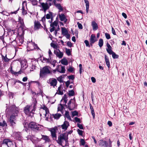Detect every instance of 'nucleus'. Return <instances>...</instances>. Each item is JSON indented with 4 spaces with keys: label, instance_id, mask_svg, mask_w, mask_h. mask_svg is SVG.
<instances>
[{
    "label": "nucleus",
    "instance_id": "1",
    "mask_svg": "<svg viewBox=\"0 0 147 147\" xmlns=\"http://www.w3.org/2000/svg\"><path fill=\"white\" fill-rule=\"evenodd\" d=\"M6 107H7V106ZM7 109L11 112L12 113L9 118V121L11 126L13 127L15 126L16 118L18 116V114L19 113V109L15 105H10L9 107H7L6 110Z\"/></svg>",
    "mask_w": 147,
    "mask_h": 147
},
{
    "label": "nucleus",
    "instance_id": "2",
    "mask_svg": "<svg viewBox=\"0 0 147 147\" xmlns=\"http://www.w3.org/2000/svg\"><path fill=\"white\" fill-rule=\"evenodd\" d=\"M68 135L65 133L61 134L58 137V140H56L57 142L62 147L69 146Z\"/></svg>",
    "mask_w": 147,
    "mask_h": 147
},
{
    "label": "nucleus",
    "instance_id": "3",
    "mask_svg": "<svg viewBox=\"0 0 147 147\" xmlns=\"http://www.w3.org/2000/svg\"><path fill=\"white\" fill-rule=\"evenodd\" d=\"M29 128L34 131H40V126L34 122H31L28 124Z\"/></svg>",
    "mask_w": 147,
    "mask_h": 147
},
{
    "label": "nucleus",
    "instance_id": "4",
    "mask_svg": "<svg viewBox=\"0 0 147 147\" xmlns=\"http://www.w3.org/2000/svg\"><path fill=\"white\" fill-rule=\"evenodd\" d=\"M49 68H50V67L47 66L44 67L42 69H40V77H43L44 76L51 73V72L49 70Z\"/></svg>",
    "mask_w": 147,
    "mask_h": 147
},
{
    "label": "nucleus",
    "instance_id": "5",
    "mask_svg": "<svg viewBox=\"0 0 147 147\" xmlns=\"http://www.w3.org/2000/svg\"><path fill=\"white\" fill-rule=\"evenodd\" d=\"M72 99H71L67 103V105L64 104L65 107L68 108L70 111L74 110L77 107L76 102L75 101L72 102Z\"/></svg>",
    "mask_w": 147,
    "mask_h": 147
},
{
    "label": "nucleus",
    "instance_id": "6",
    "mask_svg": "<svg viewBox=\"0 0 147 147\" xmlns=\"http://www.w3.org/2000/svg\"><path fill=\"white\" fill-rule=\"evenodd\" d=\"M2 144L7 146V147H11L13 144L12 141L8 139H4L3 141Z\"/></svg>",
    "mask_w": 147,
    "mask_h": 147
},
{
    "label": "nucleus",
    "instance_id": "7",
    "mask_svg": "<svg viewBox=\"0 0 147 147\" xmlns=\"http://www.w3.org/2000/svg\"><path fill=\"white\" fill-rule=\"evenodd\" d=\"M47 82L50 84L51 86H53L54 88L57 85V80L55 78H50L49 80V81Z\"/></svg>",
    "mask_w": 147,
    "mask_h": 147
},
{
    "label": "nucleus",
    "instance_id": "8",
    "mask_svg": "<svg viewBox=\"0 0 147 147\" xmlns=\"http://www.w3.org/2000/svg\"><path fill=\"white\" fill-rule=\"evenodd\" d=\"M54 53L55 54L56 56L59 58H61L63 57V52H61L59 49H57V50H55Z\"/></svg>",
    "mask_w": 147,
    "mask_h": 147
},
{
    "label": "nucleus",
    "instance_id": "9",
    "mask_svg": "<svg viewBox=\"0 0 147 147\" xmlns=\"http://www.w3.org/2000/svg\"><path fill=\"white\" fill-rule=\"evenodd\" d=\"M40 5L44 12L45 13L46 11L49 9V7H48V4L47 3H45L42 2L40 3Z\"/></svg>",
    "mask_w": 147,
    "mask_h": 147
},
{
    "label": "nucleus",
    "instance_id": "10",
    "mask_svg": "<svg viewBox=\"0 0 147 147\" xmlns=\"http://www.w3.org/2000/svg\"><path fill=\"white\" fill-rule=\"evenodd\" d=\"M49 131L51 132V136L53 140H56L57 139L56 131V129L54 128H52Z\"/></svg>",
    "mask_w": 147,
    "mask_h": 147
},
{
    "label": "nucleus",
    "instance_id": "11",
    "mask_svg": "<svg viewBox=\"0 0 147 147\" xmlns=\"http://www.w3.org/2000/svg\"><path fill=\"white\" fill-rule=\"evenodd\" d=\"M40 27L43 28L40 22L38 21H35L34 22V29L35 30H37L39 29Z\"/></svg>",
    "mask_w": 147,
    "mask_h": 147
},
{
    "label": "nucleus",
    "instance_id": "12",
    "mask_svg": "<svg viewBox=\"0 0 147 147\" xmlns=\"http://www.w3.org/2000/svg\"><path fill=\"white\" fill-rule=\"evenodd\" d=\"M42 109L44 110H45V116L46 117V120H48V119H49V112L48 109L47 107L45 106H44L42 108Z\"/></svg>",
    "mask_w": 147,
    "mask_h": 147
},
{
    "label": "nucleus",
    "instance_id": "13",
    "mask_svg": "<svg viewBox=\"0 0 147 147\" xmlns=\"http://www.w3.org/2000/svg\"><path fill=\"white\" fill-rule=\"evenodd\" d=\"M59 17L60 20L61 21L64 22L65 23L67 22V20L64 14L63 13L61 14H59Z\"/></svg>",
    "mask_w": 147,
    "mask_h": 147
},
{
    "label": "nucleus",
    "instance_id": "14",
    "mask_svg": "<svg viewBox=\"0 0 147 147\" xmlns=\"http://www.w3.org/2000/svg\"><path fill=\"white\" fill-rule=\"evenodd\" d=\"M99 142V145L101 146L107 147L108 146V142L107 141H104L102 139L100 140Z\"/></svg>",
    "mask_w": 147,
    "mask_h": 147
},
{
    "label": "nucleus",
    "instance_id": "15",
    "mask_svg": "<svg viewBox=\"0 0 147 147\" xmlns=\"http://www.w3.org/2000/svg\"><path fill=\"white\" fill-rule=\"evenodd\" d=\"M15 138L19 141H21L22 139V134L20 132H17L15 133Z\"/></svg>",
    "mask_w": 147,
    "mask_h": 147
},
{
    "label": "nucleus",
    "instance_id": "16",
    "mask_svg": "<svg viewBox=\"0 0 147 147\" xmlns=\"http://www.w3.org/2000/svg\"><path fill=\"white\" fill-rule=\"evenodd\" d=\"M16 31V30H12V32L13 34L11 35L10 37V38H9L10 41H14V40H16V38L17 37V35L16 34H15L14 33Z\"/></svg>",
    "mask_w": 147,
    "mask_h": 147
},
{
    "label": "nucleus",
    "instance_id": "17",
    "mask_svg": "<svg viewBox=\"0 0 147 147\" xmlns=\"http://www.w3.org/2000/svg\"><path fill=\"white\" fill-rule=\"evenodd\" d=\"M69 126V124L67 121H65L63 124L61 125V127L63 129L65 130L67 129L68 127Z\"/></svg>",
    "mask_w": 147,
    "mask_h": 147
},
{
    "label": "nucleus",
    "instance_id": "18",
    "mask_svg": "<svg viewBox=\"0 0 147 147\" xmlns=\"http://www.w3.org/2000/svg\"><path fill=\"white\" fill-rule=\"evenodd\" d=\"M91 25L93 28V30L94 31L96 30L98 28L97 24L94 21H92Z\"/></svg>",
    "mask_w": 147,
    "mask_h": 147
},
{
    "label": "nucleus",
    "instance_id": "19",
    "mask_svg": "<svg viewBox=\"0 0 147 147\" xmlns=\"http://www.w3.org/2000/svg\"><path fill=\"white\" fill-rule=\"evenodd\" d=\"M19 28H20L22 30V34H24V31L26 30L27 28L26 27L24 23L20 24Z\"/></svg>",
    "mask_w": 147,
    "mask_h": 147
},
{
    "label": "nucleus",
    "instance_id": "20",
    "mask_svg": "<svg viewBox=\"0 0 147 147\" xmlns=\"http://www.w3.org/2000/svg\"><path fill=\"white\" fill-rule=\"evenodd\" d=\"M97 41V40L96 39L95 36L94 34H92L90 39V42H91V43H94Z\"/></svg>",
    "mask_w": 147,
    "mask_h": 147
},
{
    "label": "nucleus",
    "instance_id": "21",
    "mask_svg": "<svg viewBox=\"0 0 147 147\" xmlns=\"http://www.w3.org/2000/svg\"><path fill=\"white\" fill-rule=\"evenodd\" d=\"M33 109L32 110V112L33 111H35V109L36 108V105L37 104V102L36 99L35 98H33Z\"/></svg>",
    "mask_w": 147,
    "mask_h": 147
},
{
    "label": "nucleus",
    "instance_id": "22",
    "mask_svg": "<svg viewBox=\"0 0 147 147\" xmlns=\"http://www.w3.org/2000/svg\"><path fill=\"white\" fill-rule=\"evenodd\" d=\"M24 3H26V1H24L22 3V14L23 15H26L27 13V11L25 10L24 8L25 7L24 5Z\"/></svg>",
    "mask_w": 147,
    "mask_h": 147
},
{
    "label": "nucleus",
    "instance_id": "23",
    "mask_svg": "<svg viewBox=\"0 0 147 147\" xmlns=\"http://www.w3.org/2000/svg\"><path fill=\"white\" fill-rule=\"evenodd\" d=\"M85 3L86 5V11L87 13L88 12L89 8V1L87 0H84Z\"/></svg>",
    "mask_w": 147,
    "mask_h": 147
},
{
    "label": "nucleus",
    "instance_id": "24",
    "mask_svg": "<svg viewBox=\"0 0 147 147\" xmlns=\"http://www.w3.org/2000/svg\"><path fill=\"white\" fill-rule=\"evenodd\" d=\"M42 138L41 139H42L45 141V142H49L50 141V140L49 139V137L46 135H41Z\"/></svg>",
    "mask_w": 147,
    "mask_h": 147
},
{
    "label": "nucleus",
    "instance_id": "25",
    "mask_svg": "<svg viewBox=\"0 0 147 147\" xmlns=\"http://www.w3.org/2000/svg\"><path fill=\"white\" fill-rule=\"evenodd\" d=\"M30 106L27 105L24 108V112L25 113L26 115H28L30 112Z\"/></svg>",
    "mask_w": 147,
    "mask_h": 147
},
{
    "label": "nucleus",
    "instance_id": "26",
    "mask_svg": "<svg viewBox=\"0 0 147 147\" xmlns=\"http://www.w3.org/2000/svg\"><path fill=\"white\" fill-rule=\"evenodd\" d=\"M61 63L65 65H67L68 64V62L67 59L65 58H63L61 61Z\"/></svg>",
    "mask_w": 147,
    "mask_h": 147
},
{
    "label": "nucleus",
    "instance_id": "27",
    "mask_svg": "<svg viewBox=\"0 0 147 147\" xmlns=\"http://www.w3.org/2000/svg\"><path fill=\"white\" fill-rule=\"evenodd\" d=\"M61 32L62 34L64 35H66L68 33V31L65 28H61Z\"/></svg>",
    "mask_w": 147,
    "mask_h": 147
},
{
    "label": "nucleus",
    "instance_id": "28",
    "mask_svg": "<svg viewBox=\"0 0 147 147\" xmlns=\"http://www.w3.org/2000/svg\"><path fill=\"white\" fill-rule=\"evenodd\" d=\"M55 6L59 9V12L62 11L63 10V9L60 4L57 3Z\"/></svg>",
    "mask_w": 147,
    "mask_h": 147
},
{
    "label": "nucleus",
    "instance_id": "29",
    "mask_svg": "<svg viewBox=\"0 0 147 147\" xmlns=\"http://www.w3.org/2000/svg\"><path fill=\"white\" fill-rule=\"evenodd\" d=\"M52 116L55 119H58L61 116V114L57 113L55 114H53Z\"/></svg>",
    "mask_w": 147,
    "mask_h": 147
},
{
    "label": "nucleus",
    "instance_id": "30",
    "mask_svg": "<svg viewBox=\"0 0 147 147\" xmlns=\"http://www.w3.org/2000/svg\"><path fill=\"white\" fill-rule=\"evenodd\" d=\"M17 40L18 43L22 44L24 42V38L22 36H20L18 38V40Z\"/></svg>",
    "mask_w": 147,
    "mask_h": 147
},
{
    "label": "nucleus",
    "instance_id": "31",
    "mask_svg": "<svg viewBox=\"0 0 147 147\" xmlns=\"http://www.w3.org/2000/svg\"><path fill=\"white\" fill-rule=\"evenodd\" d=\"M17 44H18L17 40L16 41V40L10 41L9 42V45L15 47L16 46Z\"/></svg>",
    "mask_w": 147,
    "mask_h": 147
},
{
    "label": "nucleus",
    "instance_id": "32",
    "mask_svg": "<svg viewBox=\"0 0 147 147\" xmlns=\"http://www.w3.org/2000/svg\"><path fill=\"white\" fill-rule=\"evenodd\" d=\"M7 126V124L4 120L2 122H0V126L1 127H6Z\"/></svg>",
    "mask_w": 147,
    "mask_h": 147
},
{
    "label": "nucleus",
    "instance_id": "33",
    "mask_svg": "<svg viewBox=\"0 0 147 147\" xmlns=\"http://www.w3.org/2000/svg\"><path fill=\"white\" fill-rule=\"evenodd\" d=\"M59 105L61 106V108H60L59 107H58L57 108V111H61V112L64 109V107H65L64 106V104L63 105L60 103Z\"/></svg>",
    "mask_w": 147,
    "mask_h": 147
},
{
    "label": "nucleus",
    "instance_id": "34",
    "mask_svg": "<svg viewBox=\"0 0 147 147\" xmlns=\"http://www.w3.org/2000/svg\"><path fill=\"white\" fill-rule=\"evenodd\" d=\"M49 13L47 14V15H45L46 16V18L48 19H50L53 14V13L51 11H49Z\"/></svg>",
    "mask_w": 147,
    "mask_h": 147
},
{
    "label": "nucleus",
    "instance_id": "35",
    "mask_svg": "<svg viewBox=\"0 0 147 147\" xmlns=\"http://www.w3.org/2000/svg\"><path fill=\"white\" fill-rule=\"evenodd\" d=\"M64 116L65 117H67L68 119L71 120V118L69 115V113L68 111H65Z\"/></svg>",
    "mask_w": 147,
    "mask_h": 147
},
{
    "label": "nucleus",
    "instance_id": "36",
    "mask_svg": "<svg viewBox=\"0 0 147 147\" xmlns=\"http://www.w3.org/2000/svg\"><path fill=\"white\" fill-rule=\"evenodd\" d=\"M103 44V40L102 38H100L99 40L98 45L100 47H102Z\"/></svg>",
    "mask_w": 147,
    "mask_h": 147
},
{
    "label": "nucleus",
    "instance_id": "37",
    "mask_svg": "<svg viewBox=\"0 0 147 147\" xmlns=\"http://www.w3.org/2000/svg\"><path fill=\"white\" fill-rule=\"evenodd\" d=\"M2 59L5 62H6L9 61L10 59H8L6 55L5 57L2 55Z\"/></svg>",
    "mask_w": 147,
    "mask_h": 147
},
{
    "label": "nucleus",
    "instance_id": "38",
    "mask_svg": "<svg viewBox=\"0 0 147 147\" xmlns=\"http://www.w3.org/2000/svg\"><path fill=\"white\" fill-rule=\"evenodd\" d=\"M58 24V22L57 21H55L52 23H51L50 24L51 27L57 26Z\"/></svg>",
    "mask_w": 147,
    "mask_h": 147
},
{
    "label": "nucleus",
    "instance_id": "39",
    "mask_svg": "<svg viewBox=\"0 0 147 147\" xmlns=\"http://www.w3.org/2000/svg\"><path fill=\"white\" fill-rule=\"evenodd\" d=\"M75 92L73 90L69 91L68 95L69 96H73L74 95Z\"/></svg>",
    "mask_w": 147,
    "mask_h": 147
},
{
    "label": "nucleus",
    "instance_id": "40",
    "mask_svg": "<svg viewBox=\"0 0 147 147\" xmlns=\"http://www.w3.org/2000/svg\"><path fill=\"white\" fill-rule=\"evenodd\" d=\"M65 71L66 70L65 68V67L61 66V71L59 70V72L61 73H65Z\"/></svg>",
    "mask_w": 147,
    "mask_h": 147
},
{
    "label": "nucleus",
    "instance_id": "41",
    "mask_svg": "<svg viewBox=\"0 0 147 147\" xmlns=\"http://www.w3.org/2000/svg\"><path fill=\"white\" fill-rule=\"evenodd\" d=\"M27 62H23L21 63L22 67H24V69H26L28 67V65H26Z\"/></svg>",
    "mask_w": 147,
    "mask_h": 147
},
{
    "label": "nucleus",
    "instance_id": "42",
    "mask_svg": "<svg viewBox=\"0 0 147 147\" xmlns=\"http://www.w3.org/2000/svg\"><path fill=\"white\" fill-rule=\"evenodd\" d=\"M71 113L72 117H74L75 116H78V112L76 111L72 112Z\"/></svg>",
    "mask_w": 147,
    "mask_h": 147
},
{
    "label": "nucleus",
    "instance_id": "43",
    "mask_svg": "<svg viewBox=\"0 0 147 147\" xmlns=\"http://www.w3.org/2000/svg\"><path fill=\"white\" fill-rule=\"evenodd\" d=\"M112 55L113 58L114 59H117L119 57V55L116 54L114 52L112 54Z\"/></svg>",
    "mask_w": 147,
    "mask_h": 147
},
{
    "label": "nucleus",
    "instance_id": "44",
    "mask_svg": "<svg viewBox=\"0 0 147 147\" xmlns=\"http://www.w3.org/2000/svg\"><path fill=\"white\" fill-rule=\"evenodd\" d=\"M80 144L82 146H84L85 143V142L84 139H81L80 142Z\"/></svg>",
    "mask_w": 147,
    "mask_h": 147
},
{
    "label": "nucleus",
    "instance_id": "45",
    "mask_svg": "<svg viewBox=\"0 0 147 147\" xmlns=\"http://www.w3.org/2000/svg\"><path fill=\"white\" fill-rule=\"evenodd\" d=\"M31 1L33 5H35L37 4L38 1L37 0H32Z\"/></svg>",
    "mask_w": 147,
    "mask_h": 147
},
{
    "label": "nucleus",
    "instance_id": "46",
    "mask_svg": "<svg viewBox=\"0 0 147 147\" xmlns=\"http://www.w3.org/2000/svg\"><path fill=\"white\" fill-rule=\"evenodd\" d=\"M18 19V21L20 23V24L24 23L23 19L21 17H19Z\"/></svg>",
    "mask_w": 147,
    "mask_h": 147
},
{
    "label": "nucleus",
    "instance_id": "47",
    "mask_svg": "<svg viewBox=\"0 0 147 147\" xmlns=\"http://www.w3.org/2000/svg\"><path fill=\"white\" fill-rule=\"evenodd\" d=\"M65 50L66 54L68 56H70V55H71V52L70 51L69 49H67V48H65Z\"/></svg>",
    "mask_w": 147,
    "mask_h": 147
},
{
    "label": "nucleus",
    "instance_id": "48",
    "mask_svg": "<svg viewBox=\"0 0 147 147\" xmlns=\"http://www.w3.org/2000/svg\"><path fill=\"white\" fill-rule=\"evenodd\" d=\"M74 68L72 67H69L68 71L70 72H72L74 70Z\"/></svg>",
    "mask_w": 147,
    "mask_h": 147
},
{
    "label": "nucleus",
    "instance_id": "49",
    "mask_svg": "<svg viewBox=\"0 0 147 147\" xmlns=\"http://www.w3.org/2000/svg\"><path fill=\"white\" fill-rule=\"evenodd\" d=\"M106 50L107 52L110 55H112V54L113 53V52H114L112 51L111 49H106Z\"/></svg>",
    "mask_w": 147,
    "mask_h": 147
},
{
    "label": "nucleus",
    "instance_id": "50",
    "mask_svg": "<svg viewBox=\"0 0 147 147\" xmlns=\"http://www.w3.org/2000/svg\"><path fill=\"white\" fill-rule=\"evenodd\" d=\"M32 45L34 46V49H38L40 50V49L39 48L37 44L35 43L34 42H32Z\"/></svg>",
    "mask_w": 147,
    "mask_h": 147
},
{
    "label": "nucleus",
    "instance_id": "51",
    "mask_svg": "<svg viewBox=\"0 0 147 147\" xmlns=\"http://www.w3.org/2000/svg\"><path fill=\"white\" fill-rule=\"evenodd\" d=\"M62 77L61 76H60L58 78H57V80L59 81L60 83H62L63 82V81L62 79Z\"/></svg>",
    "mask_w": 147,
    "mask_h": 147
},
{
    "label": "nucleus",
    "instance_id": "52",
    "mask_svg": "<svg viewBox=\"0 0 147 147\" xmlns=\"http://www.w3.org/2000/svg\"><path fill=\"white\" fill-rule=\"evenodd\" d=\"M77 131L78 134L79 135L82 136L83 133V131H82L80 130L79 129H78Z\"/></svg>",
    "mask_w": 147,
    "mask_h": 147
},
{
    "label": "nucleus",
    "instance_id": "53",
    "mask_svg": "<svg viewBox=\"0 0 147 147\" xmlns=\"http://www.w3.org/2000/svg\"><path fill=\"white\" fill-rule=\"evenodd\" d=\"M105 35L106 38L107 39H109L111 38L110 36L109 33H106L105 34Z\"/></svg>",
    "mask_w": 147,
    "mask_h": 147
},
{
    "label": "nucleus",
    "instance_id": "54",
    "mask_svg": "<svg viewBox=\"0 0 147 147\" xmlns=\"http://www.w3.org/2000/svg\"><path fill=\"white\" fill-rule=\"evenodd\" d=\"M51 47H53L54 49H57V45L54 43H51Z\"/></svg>",
    "mask_w": 147,
    "mask_h": 147
},
{
    "label": "nucleus",
    "instance_id": "55",
    "mask_svg": "<svg viewBox=\"0 0 147 147\" xmlns=\"http://www.w3.org/2000/svg\"><path fill=\"white\" fill-rule=\"evenodd\" d=\"M68 78L69 79L71 80H73L75 78L74 76L73 75H71L70 76H68Z\"/></svg>",
    "mask_w": 147,
    "mask_h": 147
},
{
    "label": "nucleus",
    "instance_id": "56",
    "mask_svg": "<svg viewBox=\"0 0 147 147\" xmlns=\"http://www.w3.org/2000/svg\"><path fill=\"white\" fill-rule=\"evenodd\" d=\"M84 42L85 44L86 47H90V45L89 42L87 40H85L84 41Z\"/></svg>",
    "mask_w": 147,
    "mask_h": 147
},
{
    "label": "nucleus",
    "instance_id": "57",
    "mask_svg": "<svg viewBox=\"0 0 147 147\" xmlns=\"http://www.w3.org/2000/svg\"><path fill=\"white\" fill-rule=\"evenodd\" d=\"M77 126L80 129H84V128H83V126L81 124L78 123L77 124Z\"/></svg>",
    "mask_w": 147,
    "mask_h": 147
},
{
    "label": "nucleus",
    "instance_id": "58",
    "mask_svg": "<svg viewBox=\"0 0 147 147\" xmlns=\"http://www.w3.org/2000/svg\"><path fill=\"white\" fill-rule=\"evenodd\" d=\"M74 119L75 121L76 122H79V123H81V121L80 120V119L78 118L77 117H74Z\"/></svg>",
    "mask_w": 147,
    "mask_h": 147
},
{
    "label": "nucleus",
    "instance_id": "59",
    "mask_svg": "<svg viewBox=\"0 0 147 147\" xmlns=\"http://www.w3.org/2000/svg\"><path fill=\"white\" fill-rule=\"evenodd\" d=\"M57 94L59 95H62L63 94V91H61V90H58V91L56 93L55 95Z\"/></svg>",
    "mask_w": 147,
    "mask_h": 147
},
{
    "label": "nucleus",
    "instance_id": "60",
    "mask_svg": "<svg viewBox=\"0 0 147 147\" xmlns=\"http://www.w3.org/2000/svg\"><path fill=\"white\" fill-rule=\"evenodd\" d=\"M32 82H34V83H37L38 86H40V84L39 83V82H38V81H31L29 83V84H30Z\"/></svg>",
    "mask_w": 147,
    "mask_h": 147
},
{
    "label": "nucleus",
    "instance_id": "61",
    "mask_svg": "<svg viewBox=\"0 0 147 147\" xmlns=\"http://www.w3.org/2000/svg\"><path fill=\"white\" fill-rule=\"evenodd\" d=\"M77 24L78 25V27L79 29H82V28H83L81 24L80 23L78 22L77 23Z\"/></svg>",
    "mask_w": 147,
    "mask_h": 147
},
{
    "label": "nucleus",
    "instance_id": "62",
    "mask_svg": "<svg viewBox=\"0 0 147 147\" xmlns=\"http://www.w3.org/2000/svg\"><path fill=\"white\" fill-rule=\"evenodd\" d=\"M67 45L69 47H71L72 46V44L69 41H68L67 43Z\"/></svg>",
    "mask_w": 147,
    "mask_h": 147
},
{
    "label": "nucleus",
    "instance_id": "63",
    "mask_svg": "<svg viewBox=\"0 0 147 147\" xmlns=\"http://www.w3.org/2000/svg\"><path fill=\"white\" fill-rule=\"evenodd\" d=\"M46 18L45 17V16H44V17H43L41 20L42 21L43 24H45V20H46Z\"/></svg>",
    "mask_w": 147,
    "mask_h": 147
},
{
    "label": "nucleus",
    "instance_id": "64",
    "mask_svg": "<svg viewBox=\"0 0 147 147\" xmlns=\"http://www.w3.org/2000/svg\"><path fill=\"white\" fill-rule=\"evenodd\" d=\"M105 58L106 63V62H108L109 61V59L108 58L107 56L106 55H105Z\"/></svg>",
    "mask_w": 147,
    "mask_h": 147
}]
</instances>
